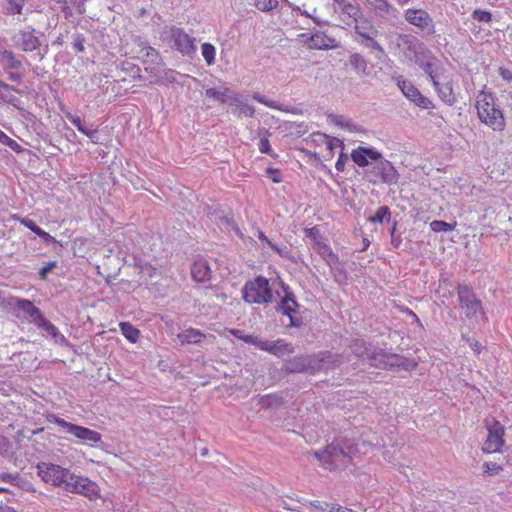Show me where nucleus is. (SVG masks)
<instances>
[{
	"label": "nucleus",
	"mask_w": 512,
	"mask_h": 512,
	"mask_svg": "<svg viewBox=\"0 0 512 512\" xmlns=\"http://www.w3.org/2000/svg\"><path fill=\"white\" fill-rule=\"evenodd\" d=\"M475 107L479 120L496 132H502L506 127L503 111L496 106V97L492 92L480 91L476 98Z\"/></svg>",
	"instance_id": "1"
},
{
	"label": "nucleus",
	"mask_w": 512,
	"mask_h": 512,
	"mask_svg": "<svg viewBox=\"0 0 512 512\" xmlns=\"http://www.w3.org/2000/svg\"><path fill=\"white\" fill-rule=\"evenodd\" d=\"M242 298L249 304L272 303L274 295L269 280L264 276H257L253 280L247 281L242 288Z\"/></svg>",
	"instance_id": "2"
},
{
	"label": "nucleus",
	"mask_w": 512,
	"mask_h": 512,
	"mask_svg": "<svg viewBox=\"0 0 512 512\" xmlns=\"http://www.w3.org/2000/svg\"><path fill=\"white\" fill-rule=\"evenodd\" d=\"M366 356L369 365L376 368L387 369L393 367L403 368L405 370L413 369L416 366L414 361L408 360L404 356L398 354L386 353L382 349L368 351Z\"/></svg>",
	"instance_id": "3"
},
{
	"label": "nucleus",
	"mask_w": 512,
	"mask_h": 512,
	"mask_svg": "<svg viewBox=\"0 0 512 512\" xmlns=\"http://www.w3.org/2000/svg\"><path fill=\"white\" fill-rule=\"evenodd\" d=\"M36 468L38 476L44 483L54 487H63L66 491L67 483L73 474L69 469L50 462H40Z\"/></svg>",
	"instance_id": "4"
},
{
	"label": "nucleus",
	"mask_w": 512,
	"mask_h": 512,
	"mask_svg": "<svg viewBox=\"0 0 512 512\" xmlns=\"http://www.w3.org/2000/svg\"><path fill=\"white\" fill-rule=\"evenodd\" d=\"M457 293L460 307L468 319L475 321L482 319L485 322L488 321V318L483 311L481 301L477 298L470 287L467 285H458Z\"/></svg>",
	"instance_id": "5"
},
{
	"label": "nucleus",
	"mask_w": 512,
	"mask_h": 512,
	"mask_svg": "<svg viewBox=\"0 0 512 512\" xmlns=\"http://www.w3.org/2000/svg\"><path fill=\"white\" fill-rule=\"evenodd\" d=\"M323 360L322 353L294 356L285 360L282 369L287 373L315 374L322 370Z\"/></svg>",
	"instance_id": "6"
},
{
	"label": "nucleus",
	"mask_w": 512,
	"mask_h": 512,
	"mask_svg": "<svg viewBox=\"0 0 512 512\" xmlns=\"http://www.w3.org/2000/svg\"><path fill=\"white\" fill-rule=\"evenodd\" d=\"M46 420L49 423H53L63 428L67 433L73 435L78 440L89 443V444H98L102 440V435L92 429H89L84 426H79L73 423H70L63 418L58 417L55 414L46 415Z\"/></svg>",
	"instance_id": "7"
},
{
	"label": "nucleus",
	"mask_w": 512,
	"mask_h": 512,
	"mask_svg": "<svg viewBox=\"0 0 512 512\" xmlns=\"http://www.w3.org/2000/svg\"><path fill=\"white\" fill-rule=\"evenodd\" d=\"M396 46L404 58L414 64L430 50L423 41L412 34H399Z\"/></svg>",
	"instance_id": "8"
},
{
	"label": "nucleus",
	"mask_w": 512,
	"mask_h": 512,
	"mask_svg": "<svg viewBox=\"0 0 512 512\" xmlns=\"http://www.w3.org/2000/svg\"><path fill=\"white\" fill-rule=\"evenodd\" d=\"M66 491L83 495L90 501H96L101 497L100 487L96 482L74 473L72 474L70 481L67 483Z\"/></svg>",
	"instance_id": "9"
},
{
	"label": "nucleus",
	"mask_w": 512,
	"mask_h": 512,
	"mask_svg": "<svg viewBox=\"0 0 512 512\" xmlns=\"http://www.w3.org/2000/svg\"><path fill=\"white\" fill-rule=\"evenodd\" d=\"M164 34L165 40L170 44V46L180 53L190 55L195 52L196 46L194 44V39L181 28L175 26L166 27Z\"/></svg>",
	"instance_id": "10"
},
{
	"label": "nucleus",
	"mask_w": 512,
	"mask_h": 512,
	"mask_svg": "<svg viewBox=\"0 0 512 512\" xmlns=\"http://www.w3.org/2000/svg\"><path fill=\"white\" fill-rule=\"evenodd\" d=\"M334 12L338 14L339 19L346 26H352L356 20L362 16L360 6L355 0H333Z\"/></svg>",
	"instance_id": "11"
},
{
	"label": "nucleus",
	"mask_w": 512,
	"mask_h": 512,
	"mask_svg": "<svg viewBox=\"0 0 512 512\" xmlns=\"http://www.w3.org/2000/svg\"><path fill=\"white\" fill-rule=\"evenodd\" d=\"M488 435L483 444L484 453H495L500 451L504 445L505 429L499 421L492 420L491 424H487Z\"/></svg>",
	"instance_id": "12"
},
{
	"label": "nucleus",
	"mask_w": 512,
	"mask_h": 512,
	"mask_svg": "<svg viewBox=\"0 0 512 512\" xmlns=\"http://www.w3.org/2000/svg\"><path fill=\"white\" fill-rule=\"evenodd\" d=\"M396 81L397 86L405 97L415 103L418 107L422 109H430L434 107L432 102L422 95V93L411 82L406 81L402 76L397 77Z\"/></svg>",
	"instance_id": "13"
},
{
	"label": "nucleus",
	"mask_w": 512,
	"mask_h": 512,
	"mask_svg": "<svg viewBox=\"0 0 512 512\" xmlns=\"http://www.w3.org/2000/svg\"><path fill=\"white\" fill-rule=\"evenodd\" d=\"M430 78L431 82L442 78L445 74V68L442 62L433 55L432 51L429 50L423 58L416 63Z\"/></svg>",
	"instance_id": "14"
},
{
	"label": "nucleus",
	"mask_w": 512,
	"mask_h": 512,
	"mask_svg": "<svg viewBox=\"0 0 512 512\" xmlns=\"http://www.w3.org/2000/svg\"><path fill=\"white\" fill-rule=\"evenodd\" d=\"M285 291V296L277 305V310L281 311L283 314L287 315L290 319L289 326L290 327H299L302 324L301 318L295 317L297 313V309L299 307L298 303L295 300V297L292 292L288 291V288L283 286Z\"/></svg>",
	"instance_id": "15"
},
{
	"label": "nucleus",
	"mask_w": 512,
	"mask_h": 512,
	"mask_svg": "<svg viewBox=\"0 0 512 512\" xmlns=\"http://www.w3.org/2000/svg\"><path fill=\"white\" fill-rule=\"evenodd\" d=\"M405 19L410 24L426 30L428 33H434V22L431 16L422 9H408L405 12Z\"/></svg>",
	"instance_id": "16"
},
{
	"label": "nucleus",
	"mask_w": 512,
	"mask_h": 512,
	"mask_svg": "<svg viewBox=\"0 0 512 512\" xmlns=\"http://www.w3.org/2000/svg\"><path fill=\"white\" fill-rule=\"evenodd\" d=\"M435 91L439 98L449 106L456 103L457 99L453 91V82L448 75H443L442 78H438L432 82Z\"/></svg>",
	"instance_id": "17"
},
{
	"label": "nucleus",
	"mask_w": 512,
	"mask_h": 512,
	"mask_svg": "<svg viewBox=\"0 0 512 512\" xmlns=\"http://www.w3.org/2000/svg\"><path fill=\"white\" fill-rule=\"evenodd\" d=\"M379 162L373 167L372 172L383 182L388 185L397 183L399 173L388 160H378Z\"/></svg>",
	"instance_id": "18"
},
{
	"label": "nucleus",
	"mask_w": 512,
	"mask_h": 512,
	"mask_svg": "<svg viewBox=\"0 0 512 512\" xmlns=\"http://www.w3.org/2000/svg\"><path fill=\"white\" fill-rule=\"evenodd\" d=\"M351 159L359 167H365L369 164V160L378 161L382 159V154L373 147L359 146L352 151Z\"/></svg>",
	"instance_id": "19"
},
{
	"label": "nucleus",
	"mask_w": 512,
	"mask_h": 512,
	"mask_svg": "<svg viewBox=\"0 0 512 512\" xmlns=\"http://www.w3.org/2000/svg\"><path fill=\"white\" fill-rule=\"evenodd\" d=\"M257 348L269 352L277 357L294 353L293 346L290 343H287L284 339H277L275 341L260 340Z\"/></svg>",
	"instance_id": "20"
},
{
	"label": "nucleus",
	"mask_w": 512,
	"mask_h": 512,
	"mask_svg": "<svg viewBox=\"0 0 512 512\" xmlns=\"http://www.w3.org/2000/svg\"><path fill=\"white\" fill-rule=\"evenodd\" d=\"M325 453L327 455L328 469H334L339 464H344L345 459L349 458V452L345 451L338 442H333L325 447Z\"/></svg>",
	"instance_id": "21"
},
{
	"label": "nucleus",
	"mask_w": 512,
	"mask_h": 512,
	"mask_svg": "<svg viewBox=\"0 0 512 512\" xmlns=\"http://www.w3.org/2000/svg\"><path fill=\"white\" fill-rule=\"evenodd\" d=\"M307 45L311 49L317 50H330L338 47L336 40L332 37L327 36L322 32H315L307 40Z\"/></svg>",
	"instance_id": "22"
},
{
	"label": "nucleus",
	"mask_w": 512,
	"mask_h": 512,
	"mask_svg": "<svg viewBox=\"0 0 512 512\" xmlns=\"http://www.w3.org/2000/svg\"><path fill=\"white\" fill-rule=\"evenodd\" d=\"M16 44L24 52H32L40 47V40L34 34V29L31 28L27 31H20Z\"/></svg>",
	"instance_id": "23"
},
{
	"label": "nucleus",
	"mask_w": 512,
	"mask_h": 512,
	"mask_svg": "<svg viewBox=\"0 0 512 512\" xmlns=\"http://www.w3.org/2000/svg\"><path fill=\"white\" fill-rule=\"evenodd\" d=\"M191 276L197 282H206L211 278L209 263L204 258H198L191 266Z\"/></svg>",
	"instance_id": "24"
},
{
	"label": "nucleus",
	"mask_w": 512,
	"mask_h": 512,
	"mask_svg": "<svg viewBox=\"0 0 512 512\" xmlns=\"http://www.w3.org/2000/svg\"><path fill=\"white\" fill-rule=\"evenodd\" d=\"M14 304L19 310L28 315L35 325H37V322L43 317L41 310L30 300L15 298Z\"/></svg>",
	"instance_id": "25"
},
{
	"label": "nucleus",
	"mask_w": 512,
	"mask_h": 512,
	"mask_svg": "<svg viewBox=\"0 0 512 512\" xmlns=\"http://www.w3.org/2000/svg\"><path fill=\"white\" fill-rule=\"evenodd\" d=\"M314 249L323 257L331 268L335 267L339 263L338 256L322 240L316 241Z\"/></svg>",
	"instance_id": "26"
},
{
	"label": "nucleus",
	"mask_w": 512,
	"mask_h": 512,
	"mask_svg": "<svg viewBox=\"0 0 512 512\" xmlns=\"http://www.w3.org/2000/svg\"><path fill=\"white\" fill-rule=\"evenodd\" d=\"M353 25L355 33L361 38H364L369 34H378L377 29L374 27L371 21L366 19L363 15L359 20H356Z\"/></svg>",
	"instance_id": "27"
},
{
	"label": "nucleus",
	"mask_w": 512,
	"mask_h": 512,
	"mask_svg": "<svg viewBox=\"0 0 512 512\" xmlns=\"http://www.w3.org/2000/svg\"><path fill=\"white\" fill-rule=\"evenodd\" d=\"M182 343L187 344H200L207 336L197 329H187L178 335Z\"/></svg>",
	"instance_id": "28"
},
{
	"label": "nucleus",
	"mask_w": 512,
	"mask_h": 512,
	"mask_svg": "<svg viewBox=\"0 0 512 512\" xmlns=\"http://www.w3.org/2000/svg\"><path fill=\"white\" fill-rule=\"evenodd\" d=\"M349 64L355 70V72L360 76H367L368 72V62L367 60L359 53H353L349 56Z\"/></svg>",
	"instance_id": "29"
},
{
	"label": "nucleus",
	"mask_w": 512,
	"mask_h": 512,
	"mask_svg": "<svg viewBox=\"0 0 512 512\" xmlns=\"http://www.w3.org/2000/svg\"><path fill=\"white\" fill-rule=\"evenodd\" d=\"M1 63L4 69H19L21 61L18 60L14 53L9 50H4L0 53Z\"/></svg>",
	"instance_id": "30"
},
{
	"label": "nucleus",
	"mask_w": 512,
	"mask_h": 512,
	"mask_svg": "<svg viewBox=\"0 0 512 512\" xmlns=\"http://www.w3.org/2000/svg\"><path fill=\"white\" fill-rule=\"evenodd\" d=\"M232 104L236 106L238 110V116L253 117L255 114V108L248 103L244 102L240 97L235 96L232 98Z\"/></svg>",
	"instance_id": "31"
},
{
	"label": "nucleus",
	"mask_w": 512,
	"mask_h": 512,
	"mask_svg": "<svg viewBox=\"0 0 512 512\" xmlns=\"http://www.w3.org/2000/svg\"><path fill=\"white\" fill-rule=\"evenodd\" d=\"M120 329L124 337L132 343L137 342L139 338V330L128 322L120 323Z\"/></svg>",
	"instance_id": "32"
},
{
	"label": "nucleus",
	"mask_w": 512,
	"mask_h": 512,
	"mask_svg": "<svg viewBox=\"0 0 512 512\" xmlns=\"http://www.w3.org/2000/svg\"><path fill=\"white\" fill-rule=\"evenodd\" d=\"M66 117L67 119L73 124L75 125V127L78 129L79 132L83 133L84 135L88 136V137H93L96 133L95 130H88L84 127L83 125V121L81 120L80 117L78 116H75L71 113H67L66 114Z\"/></svg>",
	"instance_id": "33"
},
{
	"label": "nucleus",
	"mask_w": 512,
	"mask_h": 512,
	"mask_svg": "<svg viewBox=\"0 0 512 512\" xmlns=\"http://www.w3.org/2000/svg\"><path fill=\"white\" fill-rule=\"evenodd\" d=\"M231 335H233L235 338L240 339L244 341L245 343L254 345L258 347V344L260 342V339L255 335H247L242 330L239 329H231L230 330Z\"/></svg>",
	"instance_id": "34"
},
{
	"label": "nucleus",
	"mask_w": 512,
	"mask_h": 512,
	"mask_svg": "<svg viewBox=\"0 0 512 512\" xmlns=\"http://www.w3.org/2000/svg\"><path fill=\"white\" fill-rule=\"evenodd\" d=\"M252 98L254 100H256L257 102L261 103V104H264L265 106L269 107V108H272V109H276V110H279V111H284V112H287L289 111L287 108H285L283 105L281 104H278L277 102L275 101H272V100H268L266 99L264 96H262L260 93L256 92L252 95Z\"/></svg>",
	"instance_id": "35"
},
{
	"label": "nucleus",
	"mask_w": 512,
	"mask_h": 512,
	"mask_svg": "<svg viewBox=\"0 0 512 512\" xmlns=\"http://www.w3.org/2000/svg\"><path fill=\"white\" fill-rule=\"evenodd\" d=\"M456 227V222L451 224L442 220H434L430 223V228L434 232H449Z\"/></svg>",
	"instance_id": "36"
},
{
	"label": "nucleus",
	"mask_w": 512,
	"mask_h": 512,
	"mask_svg": "<svg viewBox=\"0 0 512 512\" xmlns=\"http://www.w3.org/2000/svg\"><path fill=\"white\" fill-rule=\"evenodd\" d=\"M376 36L377 34L366 35L364 38H361L360 44L367 48H371L373 50L384 53L383 47L375 39Z\"/></svg>",
	"instance_id": "37"
},
{
	"label": "nucleus",
	"mask_w": 512,
	"mask_h": 512,
	"mask_svg": "<svg viewBox=\"0 0 512 512\" xmlns=\"http://www.w3.org/2000/svg\"><path fill=\"white\" fill-rule=\"evenodd\" d=\"M229 92L228 88H224L222 91L217 90L215 88H209L206 90L205 94L208 98L214 99L216 101H219L221 103L226 102L227 100V93Z\"/></svg>",
	"instance_id": "38"
},
{
	"label": "nucleus",
	"mask_w": 512,
	"mask_h": 512,
	"mask_svg": "<svg viewBox=\"0 0 512 512\" xmlns=\"http://www.w3.org/2000/svg\"><path fill=\"white\" fill-rule=\"evenodd\" d=\"M391 212L388 206H381L376 213L369 217L371 223H381L385 218H390Z\"/></svg>",
	"instance_id": "39"
},
{
	"label": "nucleus",
	"mask_w": 512,
	"mask_h": 512,
	"mask_svg": "<svg viewBox=\"0 0 512 512\" xmlns=\"http://www.w3.org/2000/svg\"><path fill=\"white\" fill-rule=\"evenodd\" d=\"M201 49L206 63L212 65L215 61V47L210 43H203Z\"/></svg>",
	"instance_id": "40"
},
{
	"label": "nucleus",
	"mask_w": 512,
	"mask_h": 512,
	"mask_svg": "<svg viewBox=\"0 0 512 512\" xmlns=\"http://www.w3.org/2000/svg\"><path fill=\"white\" fill-rule=\"evenodd\" d=\"M471 17L475 21L488 23L492 21L493 15L487 10L475 9L472 12Z\"/></svg>",
	"instance_id": "41"
},
{
	"label": "nucleus",
	"mask_w": 512,
	"mask_h": 512,
	"mask_svg": "<svg viewBox=\"0 0 512 512\" xmlns=\"http://www.w3.org/2000/svg\"><path fill=\"white\" fill-rule=\"evenodd\" d=\"M182 78H184V75L172 69L165 70L162 74V82L180 83L179 80Z\"/></svg>",
	"instance_id": "42"
},
{
	"label": "nucleus",
	"mask_w": 512,
	"mask_h": 512,
	"mask_svg": "<svg viewBox=\"0 0 512 512\" xmlns=\"http://www.w3.org/2000/svg\"><path fill=\"white\" fill-rule=\"evenodd\" d=\"M277 0H255V7L262 12H269L276 8Z\"/></svg>",
	"instance_id": "43"
},
{
	"label": "nucleus",
	"mask_w": 512,
	"mask_h": 512,
	"mask_svg": "<svg viewBox=\"0 0 512 512\" xmlns=\"http://www.w3.org/2000/svg\"><path fill=\"white\" fill-rule=\"evenodd\" d=\"M37 326L43 328L48 334L56 337L58 334L57 327L48 321L44 316L37 322Z\"/></svg>",
	"instance_id": "44"
},
{
	"label": "nucleus",
	"mask_w": 512,
	"mask_h": 512,
	"mask_svg": "<svg viewBox=\"0 0 512 512\" xmlns=\"http://www.w3.org/2000/svg\"><path fill=\"white\" fill-rule=\"evenodd\" d=\"M483 471L489 476L498 475L502 471V466L495 462H485L483 464Z\"/></svg>",
	"instance_id": "45"
},
{
	"label": "nucleus",
	"mask_w": 512,
	"mask_h": 512,
	"mask_svg": "<svg viewBox=\"0 0 512 512\" xmlns=\"http://www.w3.org/2000/svg\"><path fill=\"white\" fill-rule=\"evenodd\" d=\"M367 3L374 7L376 10L386 14H388L391 9V5L387 2V0H369Z\"/></svg>",
	"instance_id": "46"
},
{
	"label": "nucleus",
	"mask_w": 512,
	"mask_h": 512,
	"mask_svg": "<svg viewBox=\"0 0 512 512\" xmlns=\"http://www.w3.org/2000/svg\"><path fill=\"white\" fill-rule=\"evenodd\" d=\"M8 3V11L11 14H21L25 0H6Z\"/></svg>",
	"instance_id": "47"
},
{
	"label": "nucleus",
	"mask_w": 512,
	"mask_h": 512,
	"mask_svg": "<svg viewBox=\"0 0 512 512\" xmlns=\"http://www.w3.org/2000/svg\"><path fill=\"white\" fill-rule=\"evenodd\" d=\"M14 219L18 220L23 226L27 227L29 230L34 232L35 234L41 229L34 221L28 218H21L18 216H14Z\"/></svg>",
	"instance_id": "48"
},
{
	"label": "nucleus",
	"mask_w": 512,
	"mask_h": 512,
	"mask_svg": "<svg viewBox=\"0 0 512 512\" xmlns=\"http://www.w3.org/2000/svg\"><path fill=\"white\" fill-rule=\"evenodd\" d=\"M324 137L326 139L327 149L330 151L331 154H333V151L336 147H343L344 145L343 142L338 138L330 137L327 135H324Z\"/></svg>",
	"instance_id": "49"
},
{
	"label": "nucleus",
	"mask_w": 512,
	"mask_h": 512,
	"mask_svg": "<svg viewBox=\"0 0 512 512\" xmlns=\"http://www.w3.org/2000/svg\"><path fill=\"white\" fill-rule=\"evenodd\" d=\"M290 7L292 8L293 11H297V12L301 13L302 15H304L305 17L312 19L319 26L327 24L326 21H321L319 18L313 16L309 12L302 10L299 6H295V5L291 4Z\"/></svg>",
	"instance_id": "50"
},
{
	"label": "nucleus",
	"mask_w": 512,
	"mask_h": 512,
	"mask_svg": "<svg viewBox=\"0 0 512 512\" xmlns=\"http://www.w3.org/2000/svg\"><path fill=\"white\" fill-rule=\"evenodd\" d=\"M329 120L336 126H339L344 129V127L346 126V123L348 122L349 119L343 115L333 114V115H329Z\"/></svg>",
	"instance_id": "51"
},
{
	"label": "nucleus",
	"mask_w": 512,
	"mask_h": 512,
	"mask_svg": "<svg viewBox=\"0 0 512 512\" xmlns=\"http://www.w3.org/2000/svg\"><path fill=\"white\" fill-rule=\"evenodd\" d=\"M305 233H306V236L311 238L312 241L314 242L313 247L316 246L317 240H322L317 227L307 228V229H305Z\"/></svg>",
	"instance_id": "52"
},
{
	"label": "nucleus",
	"mask_w": 512,
	"mask_h": 512,
	"mask_svg": "<svg viewBox=\"0 0 512 512\" xmlns=\"http://www.w3.org/2000/svg\"><path fill=\"white\" fill-rule=\"evenodd\" d=\"M257 237L258 239L264 241L271 249H273L275 252H277L278 254L282 255V250L277 246L275 245L274 243H272L267 237L266 235L262 232V231H258L257 233Z\"/></svg>",
	"instance_id": "53"
},
{
	"label": "nucleus",
	"mask_w": 512,
	"mask_h": 512,
	"mask_svg": "<svg viewBox=\"0 0 512 512\" xmlns=\"http://www.w3.org/2000/svg\"><path fill=\"white\" fill-rule=\"evenodd\" d=\"M57 263L56 261L49 262L47 265L42 267L39 271L40 278L42 280H45L47 278V275L50 271H52L56 267Z\"/></svg>",
	"instance_id": "54"
},
{
	"label": "nucleus",
	"mask_w": 512,
	"mask_h": 512,
	"mask_svg": "<svg viewBox=\"0 0 512 512\" xmlns=\"http://www.w3.org/2000/svg\"><path fill=\"white\" fill-rule=\"evenodd\" d=\"M347 160H348L347 154L341 152L340 155H339V158H338V160H337V162L335 164L336 170L340 171V172L344 171L345 164H346Z\"/></svg>",
	"instance_id": "55"
},
{
	"label": "nucleus",
	"mask_w": 512,
	"mask_h": 512,
	"mask_svg": "<svg viewBox=\"0 0 512 512\" xmlns=\"http://www.w3.org/2000/svg\"><path fill=\"white\" fill-rule=\"evenodd\" d=\"M498 73L501 78L506 82H512V71L506 67H499Z\"/></svg>",
	"instance_id": "56"
},
{
	"label": "nucleus",
	"mask_w": 512,
	"mask_h": 512,
	"mask_svg": "<svg viewBox=\"0 0 512 512\" xmlns=\"http://www.w3.org/2000/svg\"><path fill=\"white\" fill-rule=\"evenodd\" d=\"M259 150L263 154L271 153V146L267 138H262L259 142Z\"/></svg>",
	"instance_id": "57"
},
{
	"label": "nucleus",
	"mask_w": 512,
	"mask_h": 512,
	"mask_svg": "<svg viewBox=\"0 0 512 512\" xmlns=\"http://www.w3.org/2000/svg\"><path fill=\"white\" fill-rule=\"evenodd\" d=\"M266 173H267L268 177H270L274 183L281 182V179L278 177V173H279L278 169L269 167V168H267Z\"/></svg>",
	"instance_id": "58"
},
{
	"label": "nucleus",
	"mask_w": 512,
	"mask_h": 512,
	"mask_svg": "<svg viewBox=\"0 0 512 512\" xmlns=\"http://www.w3.org/2000/svg\"><path fill=\"white\" fill-rule=\"evenodd\" d=\"M344 129L348 130L349 132H356V133L363 131V128L361 126L357 125L350 119L346 123V126L344 127Z\"/></svg>",
	"instance_id": "59"
},
{
	"label": "nucleus",
	"mask_w": 512,
	"mask_h": 512,
	"mask_svg": "<svg viewBox=\"0 0 512 512\" xmlns=\"http://www.w3.org/2000/svg\"><path fill=\"white\" fill-rule=\"evenodd\" d=\"M39 237H41L45 242L47 243H55L56 239L51 236L48 232L44 231L43 229H40L37 233Z\"/></svg>",
	"instance_id": "60"
},
{
	"label": "nucleus",
	"mask_w": 512,
	"mask_h": 512,
	"mask_svg": "<svg viewBox=\"0 0 512 512\" xmlns=\"http://www.w3.org/2000/svg\"><path fill=\"white\" fill-rule=\"evenodd\" d=\"M6 146H8L9 148H11L13 151H15L17 153L22 151L21 145L17 141H15L14 139H12V138H10V140L8 141Z\"/></svg>",
	"instance_id": "61"
},
{
	"label": "nucleus",
	"mask_w": 512,
	"mask_h": 512,
	"mask_svg": "<svg viewBox=\"0 0 512 512\" xmlns=\"http://www.w3.org/2000/svg\"><path fill=\"white\" fill-rule=\"evenodd\" d=\"M395 231H396V223L394 224V226L391 230V243L393 244L394 247H398L401 243V238L399 236L398 237L395 236Z\"/></svg>",
	"instance_id": "62"
},
{
	"label": "nucleus",
	"mask_w": 512,
	"mask_h": 512,
	"mask_svg": "<svg viewBox=\"0 0 512 512\" xmlns=\"http://www.w3.org/2000/svg\"><path fill=\"white\" fill-rule=\"evenodd\" d=\"M467 341L469 343V346L475 353L479 354L481 352L482 346L478 341L471 339H468Z\"/></svg>",
	"instance_id": "63"
},
{
	"label": "nucleus",
	"mask_w": 512,
	"mask_h": 512,
	"mask_svg": "<svg viewBox=\"0 0 512 512\" xmlns=\"http://www.w3.org/2000/svg\"><path fill=\"white\" fill-rule=\"evenodd\" d=\"M314 456L322 461L326 466H328V460H327V455L325 453V449L323 451H316L314 452Z\"/></svg>",
	"instance_id": "64"
}]
</instances>
